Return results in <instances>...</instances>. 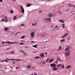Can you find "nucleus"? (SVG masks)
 Here are the masks:
<instances>
[{
  "label": "nucleus",
  "instance_id": "f257e3e1",
  "mask_svg": "<svg viewBox=\"0 0 75 75\" xmlns=\"http://www.w3.org/2000/svg\"><path fill=\"white\" fill-rule=\"evenodd\" d=\"M55 64H50V66L52 68V69L54 70V71H56L57 70V68H55L57 67V66H56Z\"/></svg>",
  "mask_w": 75,
  "mask_h": 75
},
{
  "label": "nucleus",
  "instance_id": "f03ea898",
  "mask_svg": "<svg viewBox=\"0 0 75 75\" xmlns=\"http://www.w3.org/2000/svg\"><path fill=\"white\" fill-rule=\"evenodd\" d=\"M20 8L21 9V11L22 13H24V9L22 6H20Z\"/></svg>",
  "mask_w": 75,
  "mask_h": 75
},
{
  "label": "nucleus",
  "instance_id": "7ed1b4c3",
  "mask_svg": "<svg viewBox=\"0 0 75 75\" xmlns=\"http://www.w3.org/2000/svg\"><path fill=\"white\" fill-rule=\"evenodd\" d=\"M70 53V52L68 51L67 52H66L65 53V56H66V57H67L68 56H69L70 55V54L69 53Z\"/></svg>",
  "mask_w": 75,
  "mask_h": 75
},
{
  "label": "nucleus",
  "instance_id": "20e7f679",
  "mask_svg": "<svg viewBox=\"0 0 75 75\" xmlns=\"http://www.w3.org/2000/svg\"><path fill=\"white\" fill-rule=\"evenodd\" d=\"M10 42L9 41V42H6V43H8V44H18V42H11L10 43H9V42Z\"/></svg>",
  "mask_w": 75,
  "mask_h": 75
},
{
  "label": "nucleus",
  "instance_id": "39448f33",
  "mask_svg": "<svg viewBox=\"0 0 75 75\" xmlns=\"http://www.w3.org/2000/svg\"><path fill=\"white\" fill-rule=\"evenodd\" d=\"M34 34H35V32H32L31 33H30V35L31 36V37H32V38H33V37H34L35 35H34Z\"/></svg>",
  "mask_w": 75,
  "mask_h": 75
},
{
  "label": "nucleus",
  "instance_id": "423d86ee",
  "mask_svg": "<svg viewBox=\"0 0 75 75\" xmlns=\"http://www.w3.org/2000/svg\"><path fill=\"white\" fill-rule=\"evenodd\" d=\"M51 17H50V18H45V20L47 21H48V22H51Z\"/></svg>",
  "mask_w": 75,
  "mask_h": 75
},
{
  "label": "nucleus",
  "instance_id": "0eeeda50",
  "mask_svg": "<svg viewBox=\"0 0 75 75\" xmlns=\"http://www.w3.org/2000/svg\"><path fill=\"white\" fill-rule=\"evenodd\" d=\"M68 35V33H65L64 35L62 37V39H63V38H65V37H67V35Z\"/></svg>",
  "mask_w": 75,
  "mask_h": 75
},
{
  "label": "nucleus",
  "instance_id": "6e6552de",
  "mask_svg": "<svg viewBox=\"0 0 75 75\" xmlns=\"http://www.w3.org/2000/svg\"><path fill=\"white\" fill-rule=\"evenodd\" d=\"M18 51L19 52H21V53H22L23 54H25V52H24L23 50H19Z\"/></svg>",
  "mask_w": 75,
  "mask_h": 75
},
{
  "label": "nucleus",
  "instance_id": "1a4fd4ad",
  "mask_svg": "<svg viewBox=\"0 0 75 75\" xmlns=\"http://www.w3.org/2000/svg\"><path fill=\"white\" fill-rule=\"evenodd\" d=\"M32 47H34V48H37V47H38V45L36 44L35 45H33Z\"/></svg>",
  "mask_w": 75,
  "mask_h": 75
},
{
  "label": "nucleus",
  "instance_id": "9d476101",
  "mask_svg": "<svg viewBox=\"0 0 75 75\" xmlns=\"http://www.w3.org/2000/svg\"><path fill=\"white\" fill-rule=\"evenodd\" d=\"M40 56L41 57H43L44 56V54L43 53H41L40 54Z\"/></svg>",
  "mask_w": 75,
  "mask_h": 75
},
{
  "label": "nucleus",
  "instance_id": "9b49d317",
  "mask_svg": "<svg viewBox=\"0 0 75 75\" xmlns=\"http://www.w3.org/2000/svg\"><path fill=\"white\" fill-rule=\"evenodd\" d=\"M69 50V47H68L65 49V51H68Z\"/></svg>",
  "mask_w": 75,
  "mask_h": 75
},
{
  "label": "nucleus",
  "instance_id": "f8f14e48",
  "mask_svg": "<svg viewBox=\"0 0 75 75\" xmlns=\"http://www.w3.org/2000/svg\"><path fill=\"white\" fill-rule=\"evenodd\" d=\"M59 22H60V23H64V21H63V20H59Z\"/></svg>",
  "mask_w": 75,
  "mask_h": 75
},
{
  "label": "nucleus",
  "instance_id": "ddd939ff",
  "mask_svg": "<svg viewBox=\"0 0 75 75\" xmlns=\"http://www.w3.org/2000/svg\"><path fill=\"white\" fill-rule=\"evenodd\" d=\"M53 15L52 13H50L48 15V17H52V16Z\"/></svg>",
  "mask_w": 75,
  "mask_h": 75
},
{
  "label": "nucleus",
  "instance_id": "4468645a",
  "mask_svg": "<svg viewBox=\"0 0 75 75\" xmlns=\"http://www.w3.org/2000/svg\"><path fill=\"white\" fill-rule=\"evenodd\" d=\"M71 65H69V66H68L67 67H66V69H67H67H68L69 68H71Z\"/></svg>",
  "mask_w": 75,
  "mask_h": 75
},
{
  "label": "nucleus",
  "instance_id": "2eb2a0df",
  "mask_svg": "<svg viewBox=\"0 0 75 75\" xmlns=\"http://www.w3.org/2000/svg\"><path fill=\"white\" fill-rule=\"evenodd\" d=\"M17 19V18L16 17V16H15L13 17V20H16Z\"/></svg>",
  "mask_w": 75,
  "mask_h": 75
},
{
  "label": "nucleus",
  "instance_id": "dca6fc26",
  "mask_svg": "<svg viewBox=\"0 0 75 75\" xmlns=\"http://www.w3.org/2000/svg\"><path fill=\"white\" fill-rule=\"evenodd\" d=\"M4 30L5 31H7L8 30V28H7V27L5 28L4 29Z\"/></svg>",
  "mask_w": 75,
  "mask_h": 75
},
{
  "label": "nucleus",
  "instance_id": "f3484780",
  "mask_svg": "<svg viewBox=\"0 0 75 75\" xmlns=\"http://www.w3.org/2000/svg\"><path fill=\"white\" fill-rule=\"evenodd\" d=\"M54 60V59H50L49 61V62H52Z\"/></svg>",
  "mask_w": 75,
  "mask_h": 75
},
{
  "label": "nucleus",
  "instance_id": "a211bd4d",
  "mask_svg": "<svg viewBox=\"0 0 75 75\" xmlns=\"http://www.w3.org/2000/svg\"><path fill=\"white\" fill-rule=\"evenodd\" d=\"M26 68H31V66H27Z\"/></svg>",
  "mask_w": 75,
  "mask_h": 75
},
{
  "label": "nucleus",
  "instance_id": "6ab92c4d",
  "mask_svg": "<svg viewBox=\"0 0 75 75\" xmlns=\"http://www.w3.org/2000/svg\"><path fill=\"white\" fill-rule=\"evenodd\" d=\"M62 27L63 28H65V24L64 23H63L62 24Z\"/></svg>",
  "mask_w": 75,
  "mask_h": 75
},
{
  "label": "nucleus",
  "instance_id": "aec40b11",
  "mask_svg": "<svg viewBox=\"0 0 75 75\" xmlns=\"http://www.w3.org/2000/svg\"><path fill=\"white\" fill-rule=\"evenodd\" d=\"M59 48L58 49V51H60V50H61V46H59Z\"/></svg>",
  "mask_w": 75,
  "mask_h": 75
},
{
  "label": "nucleus",
  "instance_id": "412c9836",
  "mask_svg": "<svg viewBox=\"0 0 75 75\" xmlns=\"http://www.w3.org/2000/svg\"><path fill=\"white\" fill-rule=\"evenodd\" d=\"M31 4H28L27 5V7H30V6H31Z\"/></svg>",
  "mask_w": 75,
  "mask_h": 75
},
{
  "label": "nucleus",
  "instance_id": "4be33fe9",
  "mask_svg": "<svg viewBox=\"0 0 75 75\" xmlns=\"http://www.w3.org/2000/svg\"><path fill=\"white\" fill-rule=\"evenodd\" d=\"M10 12L11 13V14H12L13 13H14V11L12 10H11V11H10Z\"/></svg>",
  "mask_w": 75,
  "mask_h": 75
},
{
  "label": "nucleus",
  "instance_id": "5701e85b",
  "mask_svg": "<svg viewBox=\"0 0 75 75\" xmlns=\"http://www.w3.org/2000/svg\"><path fill=\"white\" fill-rule=\"evenodd\" d=\"M65 39H62L61 40H60V42H64V41H65Z\"/></svg>",
  "mask_w": 75,
  "mask_h": 75
},
{
  "label": "nucleus",
  "instance_id": "b1692460",
  "mask_svg": "<svg viewBox=\"0 0 75 75\" xmlns=\"http://www.w3.org/2000/svg\"><path fill=\"white\" fill-rule=\"evenodd\" d=\"M49 60V59L47 58V59L46 60L45 62H48Z\"/></svg>",
  "mask_w": 75,
  "mask_h": 75
},
{
  "label": "nucleus",
  "instance_id": "393cba45",
  "mask_svg": "<svg viewBox=\"0 0 75 75\" xmlns=\"http://www.w3.org/2000/svg\"><path fill=\"white\" fill-rule=\"evenodd\" d=\"M39 57L38 56L36 57L35 58V59H37V58H39Z\"/></svg>",
  "mask_w": 75,
  "mask_h": 75
},
{
  "label": "nucleus",
  "instance_id": "a878e982",
  "mask_svg": "<svg viewBox=\"0 0 75 75\" xmlns=\"http://www.w3.org/2000/svg\"><path fill=\"white\" fill-rule=\"evenodd\" d=\"M24 38H25V36H23L21 37V38H22V39H23Z\"/></svg>",
  "mask_w": 75,
  "mask_h": 75
},
{
  "label": "nucleus",
  "instance_id": "bb28decb",
  "mask_svg": "<svg viewBox=\"0 0 75 75\" xmlns=\"http://www.w3.org/2000/svg\"><path fill=\"white\" fill-rule=\"evenodd\" d=\"M10 52V53H11V54H13V53H15V51H14V52Z\"/></svg>",
  "mask_w": 75,
  "mask_h": 75
},
{
  "label": "nucleus",
  "instance_id": "cd10ccee",
  "mask_svg": "<svg viewBox=\"0 0 75 75\" xmlns=\"http://www.w3.org/2000/svg\"><path fill=\"white\" fill-rule=\"evenodd\" d=\"M4 21L5 22H7L8 21V20H7V19H6L4 20Z\"/></svg>",
  "mask_w": 75,
  "mask_h": 75
},
{
  "label": "nucleus",
  "instance_id": "c85d7f7f",
  "mask_svg": "<svg viewBox=\"0 0 75 75\" xmlns=\"http://www.w3.org/2000/svg\"><path fill=\"white\" fill-rule=\"evenodd\" d=\"M19 34V33L18 32V33H15V35H17V34Z\"/></svg>",
  "mask_w": 75,
  "mask_h": 75
},
{
  "label": "nucleus",
  "instance_id": "c756f323",
  "mask_svg": "<svg viewBox=\"0 0 75 75\" xmlns=\"http://www.w3.org/2000/svg\"><path fill=\"white\" fill-rule=\"evenodd\" d=\"M62 68H65V67L64 66V65H63L61 67Z\"/></svg>",
  "mask_w": 75,
  "mask_h": 75
},
{
  "label": "nucleus",
  "instance_id": "7c9ffc66",
  "mask_svg": "<svg viewBox=\"0 0 75 75\" xmlns=\"http://www.w3.org/2000/svg\"><path fill=\"white\" fill-rule=\"evenodd\" d=\"M42 64H45V61L43 62H42Z\"/></svg>",
  "mask_w": 75,
  "mask_h": 75
},
{
  "label": "nucleus",
  "instance_id": "2f4dec72",
  "mask_svg": "<svg viewBox=\"0 0 75 75\" xmlns=\"http://www.w3.org/2000/svg\"><path fill=\"white\" fill-rule=\"evenodd\" d=\"M24 44L23 43H21L19 44L20 45H24Z\"/></svg>",
  "mask_w": 75,
  "mask_h": 75
},
{
  "label": "nucleus",
  "instance_id": "473e14b6",
  "mask_svg": "<svg viewBox=\"0 0 75 75\" xmlns=\"http://www.w3.org/2000/svg\"><path fill=\"white\" fill-rule=\"evenodd\" d=\"M68 40H70V37H69L68 38Z\"/></svg>",
  "mask_w": 75,
  "mask_h": 75
},
{
  "label": "nucleus",
  "instance_id": "72a5a7b5",
  "mask_svg": "<svg viewBox=\"0 0 75 75\" xmlns=\"http://www.w3.org/2000/svg\"><path fill=\"white\" fill-rule=\"evenodd\" d=\"M74 7V5H71V6H69V7Z\"/></svg>",
  "mask_w": 75,
  "mask_h": 75
},
{
  "label": "nucleus",
  "instance_id": "f704fd0d",
  "mask_svg": "<svg viewBox=\"0 0 75 75\" xmlns=\"http://www.w3.org/2000/svg\"><path fill=\"white\" fill-rule=\"evenodd\" d=\"M42 11L41 10L39 11V13H42Z\"/></svg>",
  "mask_w": 75,
  "mask_h": 75
},
{
  "label": "nucleus",
  "instance_id": "c9c22d12",
  "mask_svg": "<svg viewBox=\"0 0 75 75\" xmlns=\"http://www.w3.org/2000/svg\"><path fill=\"white\" fill-rule=\"evenodd\" d=\"M21 26H24V24H21Z\"/></svg>",
  "mask_w": 75,
  "mask_h": 75
},
{
  "label": "nucleus",
  "instance_id": "e433bc0d",
  "mask_svg": "<svg viewBox=\"0 0 75 75\" xmlns=\"http://www.w3.org/2000/svg\"><path fill=\"white\" fill-rule=\"evenodd\" d=\"M32 25H36L35 24H34V23H32Z\"/></svg>",
  "mask_w": 75,
  "mask_h": 75
},
{
  "label": "nucleus",
  "instance_id": "4c0bfd02",
  "mask_svg": "<svg viewBox=\"0 0 75 75\" xmlns=\"http://www.w3.org/2000/svg\"><path fill=\"white\" fill-rule=\"evenodd\" d=\"M34 75H37V73H34Z\"/></svg>",
  "mask_w": 75,
  "mask_h": 75
},
{
  "label": "nucleus",
  "instance_id": "58836bf2",
  "mask_svg": "<svg viewBox=\"0 0 75 75\" xmlns=\"http://www.w3.org/2000/svg\"><path fill=\"white\" fill-rule=\"evenodd\" d=\"M59 13H60V14H61V13H62V12H61V11H59Z\"/></svg>",
  "mask_w": 75,
  "mask_h": 75
},
{
  "label": "nucleus",
  "instance_id": "ea45409f",
  "mask_svg": "<svg viewBox=\"0 0 75 75\" xmlns=\"http://www.w3.org/2000/svg\"><path fill=\"white\" fill-rule=\"evenodd\" d=\"M58 65H59V67H61V65H62V64H59Z\"/></svg>",
  "mask_w": 75,
  "mask_h": 75
},
{
  "label": "nucleus",
  "instance_id": "a19ab883",
  "mask_svg": "<svg viewBox=\"0 0 75 75\" xmlns=\"http://www.w3.org/2000/svg\"><path fill=\"white\" fill-rule=\"evenodd\" d=\"M8 60H5V61H4V62H8Z\"/></svg>",
  "mask_w": 75,
  "mask_h": 75
},
{
  "label": "nucleus",
  "instance_id": "79ce46f5",
  "mask_svg": "<svg viewBox=\"0 0 75 75\" xmlns=\"http://www.w3.org/2000/svg\"><path fill=\"white\" fill-rule=\"evenodd\" d=\"M10 60H13V61H14L15 59H10Z\"/></svg>",
  "mask_w": 75,
  "mask_h": 75
},
{
  "label": "nucleus",
  "instance_id": "37998d69",
  "mask_svg": "<svg viewBox=\"0 0 75 75\" xmlns=\"http://www.w3.org/2000/svg\"><path fill=\"white\" fill-rule=\"evenodd\" d=\"M55 62L56 63V64H58V62H57V61H55Z\"/></svg>",
  "mask_w": 75,
  "mask_h": 75
},
{
  "label": "nucleus",
  "instance_id": "c03bdc74",
  "mask_svg": "<svg viewBox=\"0 0 75 75\" xmlns=\"http://www.w3.org/2000/svg\"><path fill=\"white\" fill-rule=\"evenodd\" d=\"M0 1L1 2H3V0H0Z\"/></svg>",
  "mask_w": 75,
  "mask_h": 75
},
{
  "label": "nucleus",
  "instance_id": "a18cd8bd",
  "mask_svg": "<svg viewBox=\"0 0 75 75\" xmlns=\"http://www.w3.org/2000/svg\"><path fill=\"white\" fill-rule=\"evenodd\" d=\"M58 59L59 61H60H60H61V60H60V59Z\"/></svg>",
  "mask_w": 75,
  "mask_h": 75
},
{
  "label": "nucleus",
  "instance_id": "49530a36",
  "mask_svg": "<svg viewBox=\"0 0 75 75\" xmlns=\"http://www.w3.org/2000/svg\"><path fill=\"white\" fill-rule=\"evenodd\" d=\"M4 19H2V20H1V21H4Z\"/></svg>",
  "mask_w": 75,
  "mask_h": 75
},
{
  "label": "nucleus",
  "instance_id": "de8ad7c7",
  "mask_svg": "<svg viewBox=\"0 0 75 75\" xmlns=\"http://www.w3.org/2000/svg\"><path fill=\"white\" fill-rule=\"evenodd\" d=\"M5 42H3L2 43V44H3Z\"/></svg>",
  "mask_w": 75,
  "mask_h": 75
},
{
  "label": "nucleus",
  "instance_id": "09e8293b",
  "mask_svg": "<svg viewBox=\"0 0 75 75\" xmlns=\"http://www.w3.org/2000/svg\"><path fill=\"white\" fill-rule=\"evenodd\" d=\"M38 52V51H36V52H34V53H36V52Z\"/></svg>",
  "mask_w": 75,
  "mask_h": 75
},
{
  "label": "nucleus",
  "instance_id": "8fccbe9b",
  "mask_svg": "<svg viewBox=\"0 0 75 75\" xmlns=\"http://www.w3.org/2000/svg\"><path fill=\"white\" fill-rule=\"evenodd\" d=\"M44 53L46 54V55H47V53H46V52H45Z\"/></svg>",
  "mask_w": 75,
  "mask_h": 75
},
{
  "label": "nucleus",
  "instance_id": "3c124183",
  "mask_svg": "<svg viewBox=\"0 0 75 75\" xmlns=\"http://www.w3.org/2000/svg\"><path fill=\"white\" fill-rule=\"evenodd\" d=\"M73 7H74V8H75V5H74Z\"/></svg>",
  "mask_w": 75,
  "mask_h": 75
},
{
  "label": "nucleus",
  "instance_id": "603ef678",
  "mask_svg": "<svg viewBox=\"0 0 75 75\" xmlns=\"http://www.w3.org/2000/svg\"><path fill=\"white\" fill-rule=\"evenodd\" d=\"M12 1H16V0L14 1V0H12Z\"/></svg>",
  "mask_w": 75,
  "mask_h": 75
},
{
  "label": "nucleus",
  "instance_id": "864d4df0",
  "mask_svg": "<svg viewBox=\"0 0 75 75\" xmlns=\"http://www.w3.org/2000/svg\"><path fill=\"white\" fill-rule=\"evenodd\" d=\"M10 68H12V66H10Z\"/></svg>",
  "mask_w": 75,
  "mask_h": 75
},
{
  "label": "nucleus",
  "instance_id": "5fc2aeb1",
  "mask_svg": "<svg viewBox=\"0 0 75 75\" xmlns=\"http://www.w3.org/2000/svg\"><path fill=\"white\" fill-rule=\"evenodd\" d=\"M58 27V25H56V26H55V27Z\"/></svg>",
  "mask_w": 75,
  "mask_h": 75
},
{
  "label": "nucleus",
  "instance_id": "6e6d98bb",
  "mask_svg": "<svg viewBox=\"0 0 75 75\" xmlns=\"http://www.w3.org/2000/svg\"><path fill=\"white\" fill-rule=\"evenodd\" d=\"M24 47H25V48H27V47L26 46H24Z\"/></svg>",
  "mask_w": 75,
  "mask_h": 75
},
{
  "label": "nucleus",
  "instance_id": "4d7b16f0",
  "mask_svg": "<svg viewBox=\"0 0 75 75\" xmlns=\"http://www.w3.org/2000/svg\"><path fill=\"white\" fill-rule=\"evenodd\" d=\"M33 42H34V41L31 42V43H33Z\"/></svg>",
  "mask_w": 75,
  "mask_h": 75
},
{
  "label": "nucleus",
  "instance_id": "13d9d810",
  "mask_svg": "<svg viewBox=\"0 0 75 75\" xmlns=\"http://www.w3.org/2000/svg\"><path fill=\"white\" fill-rule=\"evenodd\" d=\"M58 66H59L58 65L57 66V68H58V67H59Z\"/></svg>",
  "mask_w": 75,
  "mask_h": 75
},
{
  "label": "nucleus",
  "instance_id": "bf43d9fd",
  "mask_svg": "<svg viewBox=\"0 0 75 75\" xmlns=\"http://www.w3.org/2000/svg\"><path fill=\"white\" fill-rule=\"evenodd\" d=\"M16 69H18V67H16Z\"/></svg>",
  "mask_w": 75,
  "mask_h": 75
},
{
  "label": "nucleus",
  "instance_id": "052dcab7",
  "mask_svg": "<svg viewBox=\"0 0 75 75\" xmlns=\"http://www.w3.org/2000/svg\"><path fill=\"white\" fill-rule=\"evenodd\" d=\"M71 5V4H68V6H69V5Z\"/></svg>",
  "mask_w": 75,
  "mask_h": 75
},
{
  "label": "nucleus",
  "instance_id": "680f3d73",
  "mask_svg": "<svg viewBox=\"0 0 75 75\" xmlns=\"http://www.w3.org/2000/svg\"><path fill=\"white\" fill-rule=\"evenodd\" d=\"M6 59H7L8 60H9L10 59L7 58Z\"/></svg>",
  "mask_w": 75,
  "mask_h": 75
},
{
  "label": "nucleus",
  "instance_id": "e2e57ef3",
  "mask_svg": "<svg viewBox=\"0 0 75 75\" xmlns=\"http://www.w3.org/2000/svg\"><path fill=\"white\" fill-rule=\"evenodd\" d=\"M5 18H7V17L5 16Z\"/></svg>",
  "mask_w": 75,
  "mask_h": 75
},
{
  "label": "nucleus",
  "instance_id": "0e129e2a",
  "mask_svg": "<svg viewBox=\"0 0 75 75\" xmlns=\"http://www.w3.org/2000/svg\"><path fill=\"white\" fill-rule=\"evenodd\" d=\"M15 63H16V62H13V64H15Z\"/></svg>",
  "mask_w": 75,
  "mask_h": 75
},
{
  "label": "nucleus",
  "instance_id": "69168bd1",
  "mask_svg": "<svg viewBox=\"0 0 75 75\" xmlns=\"http://www.w3.org/2000/svg\"><path fill=\"white\" fill-rule=\"evenodd\" d=\"M56 61L57 62L58 61V59H57V60Z\"/></svg>",
  "mask_w": 75,
  "mask_h": 75
},
{
  "label": "nucleus",
  "instance_id": "338daca9",
  "mask_svg": "<svg viewBox=\"0 0 75 75\" xmlns=\"http://www.w3.org/2000/svg\"><path fill=\"white\" fill-rule=\"evenodd\" d=\"M42 35L43 36V35H44V33H43L42 34Z\"/></svg>",
  "mask_w": 75,
  "mask_h": 75
},
{
  "label": "nucleus",
  "instance_id": "774afa93",
  "mask_svg": "<svg viewBox=\"0 0 75 75\" xmlns=\"http://www.w3.org/2000/svg\"><path fill=\"white\" fill-rule=\"evenodd\" d=\"M30 75H34V74H30Z\"/></svg>",
  "mask_w": 75,
  "mask_h": 75
}]
</instances>
